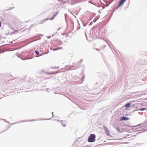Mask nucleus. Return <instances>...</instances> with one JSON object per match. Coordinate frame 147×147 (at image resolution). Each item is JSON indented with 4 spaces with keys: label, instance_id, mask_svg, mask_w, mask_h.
<instances>
[{
    "label": "nucleus",
    "instance_id": "39448f33",
    "mask_svg": "<svg viewBox=\"0 0 147 147\" xmlns=\"http://www.w3.org/2000/svg\"><path fill=\"white\" fill-rule=\"evenodd\" d=\"M130 105L131 103H128L125 106V107L127 108H129Z\"/></svg>",
    "mask_w": 147,
    "mask_h": 147
},
{
    "label": "nucleus",
    "instance_id": "6e6552de",
    "mask_svg": "<svg viewBox=\"0 0 147 147\" xmlns=\"http://www.w3.org/2000/svg\"><path fill=\"white\" fill-rule=\"evenodd\" d=\"M145 109H146L145 108H142V109H141L140 110V111H143V110H145Z\"/></svg>",
    "mask_w": 147,
    "mask_h": 147
},
{
    "label": "nucleus",
    "instance_id": "20e7f679",
    "mask_svg": "<svg viewBox=\"0 0 147 147\" xmlns=\"http://www.w3.org/2000/svg\"><path fill=\"white\" fill-rule=\"evenodd\" d=\"M126 0H120V3L119 4V6H120L121 5L123 4L124 3L125 1Z\"/></svg>",
    "mask_w": 147,
    "mask_h": 147
},
{
    "label": "nucleus",
    "instance_id": "7ed1b4c3",
    "mask_svg": "<svg viewBox=\"0 0 147 147\" xmlns=\"http://www.w3.org/2000/svg\"><path fill=\"white\" fill-rule=\"evenodd\" d=\"M106 134L108 136H110V133L109 130L107 128H105Z\"/></svg>",
    "mask_w": 147,
    "mask_h": 147
},
{
    "label": "nucleus",
    "instance_id": "0eeeda50",
    "mask_svg": "<svg viewBox=\"0 0 147 147\" xmlns=\"http://www.w3.org/2000/svg\"><path fill=\"white\" fill-rule=\"evenodd\" d=\"M35 53L37 55H38L39 54V52L38 51H36L35 52Z\"/></svg>",
    "mask_w": 147,
    "mask_h": 147
},
{
    "label": "nucleus",
    "instance_id": "1a4fd4ad",
    "mask_svg": "<svg viewBox=\"0 0 147 147\" xmlns=\"http://www.w3.org/2000/svg\"><path fill=\"white\" fill-rule=\"evenodd\" d=\"M116 129L118 131H120V129L119 128H117Z\"/></svg>",
    "mask_w": 147,
    "mask_h": 147
},
{
    "label": "nucleus",
    "instance_id": "f257e3e1",
    "mask_svg": "<svg viewBox=\"0 0 147 147\" xmlns=\"http://www.w3.org/2000/svg\"><path fill=\"white\" fill-rule=\"evenodd\" d=\"M96 136L94 134H91L89 136L88 141L90 142H93L95 141Z\"/></svg>",
    "mask_w": 147,
    "mask_h": 147
},
{
    "label": "nucleus",
    "instance_id": "9d476101",
    "mask_svg": "<svg viewBox=\"0 0 147 147\" xmlns=\"http://www.w3.org/2000/svg\"><path fill=\"white\" fill-rule=\"evenodd\" d=\"M55 73H54V74ZM53 74V73H52V74Z\"/></svg>",
    "mask_w": 147,
    "mask_h": 147
},
{
    "label": "nucleus",
    "instance_id": "f03ea898",
    "mask_svg": "<svg viewBox=\"0 0 147 147\" xmlns=\"http://www.w3.org/2000/svg\"><path fill=\"white\" fill-rule=\"evenodd\" d=\"M129 119V118L128 117H121L120 118V121H123V120H127Z\"/></svg>",
    "mask_w": 147,
    "mask_h": 147
},
{
    "label": "nucleus",
    "instance_id": "423d86ee",
    "mask_svg": "<svg viewBox=\"0 0 147 147\" xmlns=\"http://www.w3.org/2000/svg\"><path fill=\"white\" fill-rule=\"evenodd\" d=\"M61 125L63 127H65L66 125V124H65V122L63 121L62 122Z\"/></svg>",
    "mask_w": 147,
    "mask_h": 147
}]
</instances>
